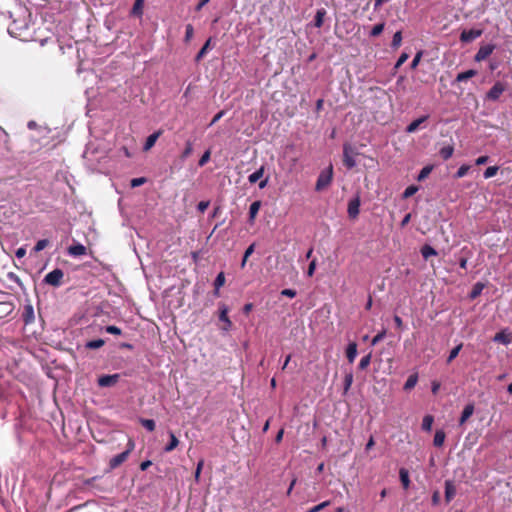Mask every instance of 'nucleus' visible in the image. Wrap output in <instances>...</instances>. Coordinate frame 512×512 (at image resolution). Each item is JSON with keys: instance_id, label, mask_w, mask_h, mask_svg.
Here are the masks:
<instances>
[{"instance_id": "aec40b11", "label": "nucleus", "mask_w": 512, "mask_h": 512, "mask_svg": "<svg viewBox=\"0 0 512 512\" xmlns=\"http://www.w3.org/2000/svg\"><path fill=\"white\" fill-rule=\"evenodd\" d=\"M68 252L72 256H81L86 252V248L82 244L72 245L69 247Z\"/></svg>"}, {"instance_id": "58836bf2", "label": "nucleus", "mask_w": 512, "mask_h": 512, "mask_svg": "<svg viewBox=\"0 0 512 512\" xmlns=\"http://www.w3.org/2000/svg\"><path fill=\"white\" fill-rule=\"evenodd\" d=\"M401 42H402V33H401V31H397L393 35L391 46L396 49L401 45Z\"/></svg>"}, {"instance_id": "8fccbe9b", "label": "nucleus", "mask_w": 512, "mask_h": 512, "mask_svg": "<svg viewBox=\"0 0 512 512\" xmlns=\"http://www.w3.org/2000/svg\"><path fill=\"white\" fill-rule=\"evenodd\" d=\"M329 504H330L329 501H324V502L310 508L309 510H307V512H320L321 510L326 508Z\"/></svg>"}, {"instance_id": "f704fd0d", "label": "nucleus", "mask_w": 512, "mask_h": 512, "mask_svg": "<svg viewBox=\"0 0 512 512\" xmlns=\"http://www.w3.org/2000/svg\"><path fill=\"white\" fill-rule=\"evenodd\" d=\"M371 358H372V354L369 353L367 354L366 356L362 357L360 362H359V369L361 370H365L371 363Z\"/></svg>"}, {"instance_id": "9b49d317", "label": "nucleus", "mask_w": 512, "mask_h": 512, "mask_svg": "<svg viewBox=\"0 0 512 512\" xmlns=\"http://www.w3.org/2000/svg\"><path fill=\"white\" fill-rule=\"evenodd\" d=\"M128 452L123 451L122 453L114 456L109 461V466L111 469L117 468L119 465H121L123 462H125L128 458Z\"/></svg>"}, {"instance_id": "ea45409f", "label": "nucleus", "mask_w": 512, "mask_h": 512, "mask_svg": "<svg viewBox=\"0 0 512 512\" xmlns=\"http://www.w3.org/2000/svg\"><path fill=\"white\" fill-rule=\"evenodd\" d=\"M498 167L497 166H490L488 167L485 171H484V178L485 179H489V178H492L494 177L497 172H498Z\"/></svg>"}, {"instance_id": "49530a36", "label": "nucleus", "mask_w": 512, "mask_h": 512, "mask_svg": "<svg viewBox=\"0 0 512 512\" xmlns=\"http://www.w3.org/2000/svg\"><path fill=\"white\" fill-rule=\"evenodd\" d=\"M469 169H470L469 165L464 164V165L460 166V168L457 170V172L455 174V177L456 178L464 177L468 173Z\"/></svg>"}, {"instance_id": "a19ab883", "label": "nucleus", "mask_w": 512, "mask_h": 512, "mask_svg": "<svg viewBox=\"0 0 512 512\" xmlns=\"http://www.w3.org/2000/svg\"><path fill=\"white\" fill-rule=\"evenodd\" d=\"M140 422L148 431H153L155 429V421L152 419H141Z\"/></svg>"}, {"instance_id": "473e14b6", "label": "nucleus", "mask_w": 512, "mask_h": 512, "mask_svg": "<svg viewBox=\"0 0 512 512\" xmlns=\"http://www.w3.org/2000/svg\"><path fill=\"white\" fill-rule=\"evenodd\" d=\"M210 44H211V39H208L195 57V60L197 62H199L206 55L207 51L210 48Z\"/></svg>"}, {"instance_id": "4be33fe9", "label": "nucleus", "mask_w": 512, "mask_h": 512, "mask_svg": "<svg viewBox=\"0 0 512 512\" xmlns=\"http://www.w3.org/2000/svg\"><path fill=\"white\" fill-rule=\"evenodd\" d=\"M265 168L264 166H261L258 170L253 172L249 175L248 180L251 184L256 183L258 180H260L264 175Z\"/></svg>"}, {"instance_id": "72a5a7b5", "label": "nucleus", "mask_w": 512, "mask_h": 512, "mask_svg": "<svg viewBox=\"0 0 512 512\" xmlns=\"http://www.w3.org/2000/svg\"><path fill=\"white\" fill-rule=\"evenodd\" d=\"M462 346L463 344L460 343L450 351L449 356L447 358V363H451L458 356L459 352L462 349Z\"/></svg>"}, {"instance_id": "4468645a", "label": "nucleus", "mask_w": 512, "mask_h": 512, "mask_svg": "<svg viewBox=\"0 0 512 512\" xmlns=\"http://www.w3.org/2000/svg\"><path fill=\"white\" fill-rule=\"evenodd\" d=\"M474 413V405L473 404H467L461 414V417L459 419V424L463 425Z\"/></svg>"}, {"instance_id": "338daca9", "label": "nucleus", "mask_w": 512, "mask_h": 512, "mask_svg": "<svg viewBox=\"0 0 512 512\" xmlns=\"http://www.w3.org/2000/svg\"><path fill=\"white\" fill-rule=\"evenodd\" d=\"M488 161V156H480L476 159L475 163L476 165H484Z\"/></svg>"}, {"instance_id": "39448f33", "label": "nucleus", "mask_w": 512, "mask_h": 512, "mask_svg": "<svg viewBox=\"0 0 512 512\" xmlns=\"http://www.w3.org/2000/svg\"><path fill=\"white\" fill-rule=\"evenodd\" d=\"M495 45L493 44H486L479 48L477 53L475 54V61L481 62L484 61L486 58H488L494 51Z\"/></svg>"}, {"instance_id": "e2e57ef3", "label": "nucleus", "mask_w": 512, "mask_h": 512, "mask_svg": "<svg viewBox=\"0 0 512 512\" xmlns=\"http://www.w3.org/2000/svg\"><path fill=\"white\" fill-rule=\"evenodd\" d=\"M135 448V443L132 439H129L128 440V443H127V448L125 450V452H128V455L134 450Z\"/></svg>"}, {"instance_id": "4d7b16f0", "label": "nucleus", "mask_w": 512, "mask_h": 512, "mask_svg": "<svg viewBox=\"0 0 512 512\" xmlns=\"http://www.w3.org/2000/svg\"><path fill=\"white\" fill-rule=\"evenodd\" d=\"M193 27L191 24L186 25V31H185V40L189 41L193 36Z\"/></svg>"}, {"instance_id": "79ce46f5", "label": "nucleus", "mask_w": 512, "mask_h": 512, "mask_svg": "<svg viewBox=\"0 0 512 512\" xmlns=\"http://www.w3.org/2000/svg\"><path fill=\"white\" fill-rule=\"evenodd\" d=\"M432 171V167L431 166H426L424 168H422V170L420 171V173L418 174V181H423L425 178L428 177V175L431 173Z\"/></svg>"}, {"instance_id": "2eb2a0df", "label": "nucleus", "mask_w": 512, "mask_h": 512, "mask_svg": "<svg viewBox=\"0 0 512 512\" xmlns=\"http://www.w3.org/2000/svg\"><path fill=\"white\" fill-rule=\"evenodd\" d=\"M357 356V344L355 342H351L348 344L346 348V357L349 363H353Z\"/></svg>"}, {"instance_id": "412c9836", "label": "nucleus", "mask_w": 512, "mask_h": 512, "mask_svg": "<svg viewBox=\"0 0 512 512\" xmlns=\"http://www.w3.org/2000/svg\"><path fill=\"white\" fill-rule=\"evenodd\" d=\"M445 432L443 430H437L434 435L433 444L436 447H441L445 441Z\"/></svg>"}, {"instance_id": "6ab92c4d", "label": "nucleus", "mask_w": 512, "mask_h": 512, "mask_svg": "<svg viewBox=\"0 0 512 512\" xmlns=\"http://www.w3.org/2000/svg\"><path fill=\"white\" fill-rule=\"evenodd\" d=\"M144 0H135L131 10V14L136 17H141L143 14Z\"/></svg>"}, {"instance_id": "603ef678", "label": "nucleus", "mask_w": 512, "mask_h": 512, "mask_svg": "<svg viewBox=\"0 0 512 512\" xmlns=\"http://www.w3.org/2000/svg\"><path fill=\"white\" fill-rule=\"evenodd\" d=\"M225 283V276L224 274L221 272L217 275L216 279H215V287L217 289H219L221 286H223Z\"/></svg>"}, {"instance_id": "6e6d98bb", "label": "nucleus", "mask_w": 512, "mask_h": 512, "mask_svg": "<svg viewBox=\"0 0 512 512\" xmlns=\"http://www.w3.org/2000/svg\"><path fill=\"white\" fill-rule=\"evenodd\" d=\"M421 57H422V52H418L414 56V58H413V60H412V62L410 64L411 69H415L418 66V64H419V62L421 60Z\"/></svg>"}, {"instance_id": "bf43d9fd", "label": "nucleus", "mask_w": 512, "mask_h": 512, "mask_svg": "<svg viewBox=\"0 0 512 512\" xmlns=\"http://www.w3.org/2000/svg\"><path fill=\"white\" fill-rule=\"evenodd\" d=\"M315 269H316V261L315 260H312L309 264V267H308V270H307V275L309 277H311L314 272H315Z\"/></svg>"}, {"instance_id": "c03bdc74", "label": "nucleus", "mask_w": 512, "mask_h": 512, "mask_svg": "<svg viewBox=\"0 0 512 512\" xmlns=\"http://www.w3.org/2000/svg\"><path fill=\"white\" fill-rule=\"evenodd\" d=\"M383 29H384V23L376 24V25L372 28V30H371V32H370V35H371L372 37H376V36L380 35V34L383 32Z\"/></svg>"}, {"instance_id": "f257e3e1", "label": "nucleus", "mask_w": 512, "mask_h": 512, "mask_svg": "<svg viewBox=\"0 0 512 512\" xmlns=\"http://www.w3.org/2000/svg\"><path fill=\"white\" fill-rule=\"evenodd\" d=\"M333 179V166L330 164L326 169L322 170L318 176L315 190L320 192L326 189Z\"/></svg>"}, {"instance_id": "c9c22d12", "label": "nucleus", "mask_w": 512, "mask_h": 512, "mask_svg": "<svg viewBox=\"0 0 512 512\" xmlns=\"http://www.w3.org/2000/svg\"><path fill=\"white\" fill-rule=\"evenodd\" d=\"M255 250V244L252 243L244 252V256H243V259H242V262H241V267L244 268L245 265H246V262H247V259L249 258L250 255H252V253L254 252Z\"/></svg>"}, {"instance_id": "de8ad7c7", "label": "nucleus", "mask_w": 512, "mask_h": 512, "mask_svg": "<svg viewBox=\"0 0 512 512\" xmlns=\"http://www.w3.org/2000/svg\"><path fill=\"white\" fill-rule=\"evenodd\" d=\"M417 191H418V187L411 185L405 189V191L403 193V198H409V197L413 196Z\"/></svg>"}, {"instance_id": "37998d69", "label": "nucleus", "mask_w": 512, "mask_h": 512, "mask_svg": "<svg viewBox=\"0 0 512 512\" xmlns=\"http://www.w3.org/2000/svg\"><path fill=\"white\" fill-rule=\"evenodd\" d=\"M48 244H49V241L47 239H41L34 246V251L35 252H40L43 249H45L48 246Z\"/></svg>"}, {"instance_id": "6e6552de", "label": "nucleus", "mask_w": 512, "mask_h": 512, "mask_svg": "<svg viewBox=\"0 0 512 512\" xmlns=\"http://www.w3.org/2000/svg\"><path fill=\"white\" fill-rule=\"evenodd\" d=\"M219 312V320L224 323L222 330L228 331L232 326V322L228 317V307L222 304L219 308Z\"/></svg>"}, {"instance_id": "9d476101", "label": "nucleus", "mask_w": 512, "mask_h": 512, "mask_svg": "<svg viewBox=\"0 0 512 512\" xmlns=\"http://www.w3.org/2000/svg\"><path fill=\"white\" fill-rule=\"evenodd\" d=\"M493 341L503 345H509L512 342V333L507 330H502L494 336Z\"/></svg>"}, {"instance_id": "774afa93", "label": "nucleus", "mask_w": 512, "mask_h": 512, "mask_svg": "<svg viewBox=\"0 0 512 512\" xmlns=\"http://www.w3.org/2000/svg\"><path fill=\"white\" fill-rule=\"evenodd\" d=\"M152 465V462L150 460H146V461H143L141 464H140V469L142 471H145L146 469H148V467H150Z\"/></svg>"}, {"instance_id": "052dcab7", "label": "nucleus", "mask_w": 512, "mask_h": 512, "mask_svg": "<svg viewBox=\"0 0 512 512\" xmlns=\"http://www.w3.org/2000/svg\"><path fill=\"white\" fill-rule=\"evenodd\" d=\"M209 206V201H200L197 205V209L200 211V212H204Z\"/></svg>"}, {"instance_id": "09e8293b", "label": "nucleus", "mask_w": 512, "mask_h": 512, "mask_svg": "<svg viewBox=\"0 0 512 512\" xmlns=\"http://www.w3.org/2000/svg\"><path fill=\"white\" fill-rule=\"evenodd\" d=\"M385 335H386V331L385 330L379 332L377 335H375L372 338L371 345L372 346L377 345L380 341H382L384 339Z\"/></svg>"}, {"instance_id": "5701e85b", "label": "nucleus", "mask_w": 512, "mask_h": 512, "mask_svg": "<svg viewBox=\"0 0 512 512\" xmlns=\"http://www.w3.org/2000/svg\"><path fill=\"white\" fill-rule=\"evenodd\" d=\"M169 436H170V442L165 446V448H164L165 452H171L179 444V440L177 439V437L175 436V434L173 432H170Z\"/></svg>"}, {"instance_id": "13d9d810", "label": "nucleus", "mask_w": 512, "mask_h": 512, "mask_svg": "<svg viewBox=\"0 0 512 512\" xmlns=\"http://www.w3.org/2000/svg\"><path fill=\"white\" fill-rule=\"evenodd\" d=\"M281 295L289 297V298H294L296 296V291L293 289H283L281 291Z\"/></svg>"}, {"instance_id": "5fc2aeb1", "label": "nucleus", "mask_w": 512, "mask_h": 512, "mask_svg": "<svg viewBox=\"0 0 512 512\" xmlns=\"http://www.w3.org/2000/svg\"><path fill=\"white\" fill-rule=\"evenodd\" d=\"M408 58H409V55L407 53H402L395 64V68L398 69L401 65H403L407 61Z\"/></svg>"}, {"instance_id": "1a4fd4ad", "label": "nucleus", "mask_w": 512, "mask_h": 512, "mask_svg": "<svg viewBox=\"0 0 512 512\" xmlns=\"http://www.w3.org/2000/svg\"><path fill=\"white\" fill-rule=\"evenodd\" d=\"M27 28V25L18 26L16 21H14L9 27H8V33L16 38H19L21 40H25V36L23 33V30Z\"/></svg>"}, {"instance_id": "bb28decb", "label": "nucleus", "mask_w": 512, "mask_h": 512, "mask_svg": "<svg viewBox=\"0 0 512 512\" xmlns=\"http://www.w3.org/2000/svg\"><path fill=\"white\" fill-rule=\"evenodd\" d=\"M453 152H454V148L453 146L451 145H448V146H444L440 149L439 151V154L440 156L444 159V160H447L449 159L452 155H453Z\"/></svg>"}, {"instance_id": "7ed1b4c3", "label": "nucleus", "mask_w": 512, "mask_h": 512, "mask_svg": "<svg viewBox=\"0 0 512 512\" xmlns=\"http://www.w3.org/2000/svg\"><path fill=\"white\" fill-rule=\"evenodd\" d=\"M354 155H355V153H354L351 145L344 144V146H343V162H344V165L348 169H351L356 166V161H355Z\"/></svg>"}, {"instance_id": "f03ea898", "label": "nucleus", "mask_w": 512, "mask_h": 512, "mask_svg": "<svg viewBox=\"0 0 512 512\" xmlns=\"http://www.w3.org/2000/svg\"><path fill=\"white\" fill-rule=\"evenodd\" d=\"M63 277V271L57 268L46 274V276L44 277V283L51 285L53 287H58L61 285Z\"/></svg>"}, {"instance_id": "cd10ccee", "label": "nucleus", "mask_w": 512, "mask_h": 512, "mask_svg": "<svg viewBox=\"0 0 512 512\" xmlns=\"http://www.w3.org/2000/svg\"><path fill=\"white\" fill-rule=\"evenodd\" d=\"M484 287H485V286H484V284H483V283L477 282V283L473 286V288H472V290H471V292H470V298H471V299H475V298H477V297L482 293V291H483Z\"/></svg>"}, {"instance_id": "423d86ee", "label": "nucleus", "mask_w": 512, "mask_h": 512, "mask_svg": "<svg viewBox=\"0 0 512 512\" xmlns=\"http://www.w3.org/2000/svg\"><path fill=\"white\" fill-rule=\"evenodd\" d=\"M482 35V30L480 29H470L463 30L460 34V40L462 42L468 43L471 42Z\"/></svg>"}, {"instance_id": "393cba45", "label": "nucleus", "mask_w": 512, "mask_h": 512, "mask_svg": "<svg viewBox=\"0 0 512 512\" xmlns=\"http://www.w3.org/2000/svg\"><path fill=\"white\" fill-rule=\"evenodd\" d=\"M400 481L405 489L410 485L409 473L405 468H401L399 471Z\"/></svg>"}, {"instance_id": "20e7f679", "label": "nucleus", "mask_w": 512, "mask_h": 512, "mask_svg": "<svg viewBox=\"0 0 512 512\" xmlns=\"http://www.w3.org/2000/svg\"><path fill=\"white\" fill-rule=\"evenodd\" d=\"M505 90L506 85L498 81L487 92L486 98L491 101H497Z\"/></svg>"}, {"instance_id": "2f4dec72", "label": "nucleus", "mask_w": 512, "mask_h": 512, "mask_svg": "<svg viewBox=\"0 0 512 512\" xmlns=\"http://www.w3.org/2000/svg\"><path fill=\"white\" fill-rule=\"evenodd\" d=\"M433 421H434V418L433 416L431 415H426L424 418H423V421H422V429L427 431V432H430L431 429H432V425H433Z\"/></svg>"}, {"instance_id": "ddd939ff", "label": "nucleus", "mask_w": 512, "mask_h": 512, "mask_svg": "<svg viewBox=\"0 0 512 512\" xmlns=\"http://www.w3.org/2000/svg\"><path fill=\"white\" fill-rule=\"evenodd\" d=\"M160 135H161V131H156V132L152 133L151 135H149L146 139L144 146H143V150L144 151L150 150L155 145V143L158 140V138L160 137Z\"/></svg>"}, {"instance_id": "0e129e2a", "label": "nucleus", "mask_w": 512, "mask_h": 512, "mask_svg": "<svg viewBox=\"0 0 512 512\" xmlns=\"http://www.w3.org/2000/svg\"><path fill=\"white\" fill-rule=\"evenodd\" d=\"M224 115V111L218 112L212 119L210 126L214 125L216 122H218Z\"/></svg>"}, {"instance_id": "a878e982", "label": "nucleus", "mask_w": 512, "mask_h": 512, "mask_svg": "<svg viewBox=\"0 0 512 512\" xmlns=\"http://www.w3.org/2000/svg\"><path fill=\"white\" fill-rule=\"evenodd\" d=\"M421 254L424 259L437 255L436 250L430 245H424L421 249Z\"/></svg>"}, {"instance_id": "a18cd8bd", "label": "nucleus", "mask_w": 512, "mask_h": 512, "mask_svg": "<svg viewBox=\"0 0 512 512\" xmlns=\"http://www.w3.org/2000/svg\"><path fill=\"white\" fill-rule=\"evenodd\" d=\"M210 156H211L210 150L205 151L203 153V155L201 156V158L199 159L198 165L200 167H203L204 165H206L210 160Z\"/></svg>"}, {"instance_id": "f3484780", "label": "nucleus", "mask_w": 512, "mask_h": 512, "mask_svg": "<svg viewBox=\"0 0 512 512\" xmlns=\"http://www.w3.org/2000/svg\"><path fill=\"white\" fill-rule=\"evenodd\" d=\"M261 207V202L260 201H254L250 207H249V221L251 223L254 222L258 212H259V209Z\"/></svg>"}, {"instance_id": "680f3d73", "label": "nucleus", "mask_w": 512, "mask_h": 512, "mask_svg": "<svg viewBox=\"0 0 512 512\" xmlns=\"http://www.w3.org/2000/svg\"><path fill=\"white\" fill-rule=\"evenodd\" d=\"M192 150H193V148H192L191 143H188L182 153V158L185 159L186 157H188L192 153Z\"/></svg>"}, {"instance_id": "4c0bfd02", "label": "nucleus", "mask_w": 512, "mask_h": 512, "mask_svg": "<svg viewBox=\"0 0 512 512\" xmlns=\"http://www.w3.org/2000/svg\"><path fill=\"white\" fill-rule=\"evenodd\" d=\"M352 383H353V374L351 372H349L344 377V394H346L349 391Z\"/></svg>"}, {"instance_id": "c756f323", "label": "nucleus", "mask_w": 512, "mask_h": 512, "mask_svg": "<svg viewBox=\"0 0 512 512\" xmlns=\"http://www.w3.org/2000/svg\"><path fill=\"white\" fill-rule=\"evenodd\" d=\"M326 14V11L324 9H319L316 12L315 19H314V25L317 28H320L323 25V19Z\"/></svg>"}, {"instance_id": "dca6fc26", "label": "nucleus", "mask_w": 512, "mask_h": 512, "mask_svg": "<svg viewBox=\"0 0 512 512\" xmlns=\"http://www.w3.org/2000/svg\"><path fill=\"white\" fill-rule=\"evenodd\" d=\"M360 202L358 199H353L348 205V214L350 217L355 218L359 214Z\"/></svg>"}, {"instance_id": "c85d7f7f", "label": "nucleus", "mask_w": 512, "mask_h": 512, "mask_svg": "<svg viewBox=\"0 0 512 512\" xmlns=\"http://www.w3.org/2000/svg\"><path fill=\"white\" fill-rule=\"evenodd\" d=\"M104 344H105V341L103 339H95V340L88 341L85 344V347L87 349H92L93 350V349L101 348Z\"/></svg>"}, {"instance_id": "7c9ffc66", "label": "nucleus", "mask_w": 512, "mask_h": 512, "mask_svg": "<svg viewBox=\"0 0 512 512\" xmlns=\"http://www.w3.org/2000/svg\"><path fill=\"white\" fill-rule=\"evenodd\" d=\"M417 381H418L417 374L410 375L404 384V389L410 390V389L414 388L415 385L417 384Z\"/></svg>"}, {"instance_id": "a211bd4d", "label": "nucleus", "mask_w": 512, "mask_h": 512, "mask_svg": "<svg viewBox=\"0 0 512 512\" xmlns=\"http://www.w3.org/2000/svg\"><path fill=\"white\" fill-rule=\"evenodd\" d=\"M428 118V116H423V117H420L414 121H412L407 127H406V132L407 133H414L418 127L426 121V119Z\"/></svg>"}, {"instance_id": "0eeeda50", "label": "nucleus", "mask_w": 512, "mask_h": 512, "mask_svg": "<svg viewBox=\"0 0 512 512\" xmlns=\"http://www.w3.org/2000/svg\"><path fill=\"white\" fill-rule=\"evenodd\" d=\"M119 377H120L119 374L103 375L98 378V385L100 387L114 386L118 382Z\"/></svg>"}, {"instance_id": "b1692460", "label": "nucleus", "mask_w": 512, "mask_h": 512, "mask_svg": "<svg viewBox=\"0 0 512 512\" xmlns=\"http://www.w3.org/2000/svg\"><path fill=\"white\" fill-rule=\"evenodd\" d=\"M477 74V72L475 70H467V71H464V72H461L457 75L456 77V81L457 82H463V81H466L472 77H474L475 75Z\"/></svg>"}, {"instance_id": "f8f14e48", "label": "nucleus", "mask_w": 512, "mask_h": 512, "mask_svg": "<svg viewBox=\"0 0 512 512\" xmlns=\"http://www.w3.org/2000/svg\"><path fill=\"white\" fill-rule=\"evenodd\" d=\"M456 495V487L452 481L445 482V499L450 502Z\"/></svg>"}, {"instance_id": "e433bc0d", "label": "nucleus", "mask_w": 512, "mask_h": 512, "mask_svg": "<svg viewBox=\"0 0 512 512\" xmlns=\"http://www.w3.org/2000/svg\"><path fill=\"white\" fill-rule=\"evenodd\" d=\"M33 319H34L33 307L31 305H28L25 308L24 321H25V323H30L33 321Z\"/></svg>"}, {"instance_id": "864d4df0", "label": "nucleus", "mask_w": 512, "mask_h": 512, "mask_svg": "<svg viewBox=\"0 0 512 512\" xmlns=\"http://www.w3.org/2000/svg\"><path fill=\"white\" fill-rule=\"evenodd\" d=\"M105 330L109 334H114V335H120L121 334V329L118 328L117 326H114V325L106 326Z\"/></svg>"}, {"instance_id": "69168bd1", "label": "nucleus", "mask_w": 512, "mask_h": 512, "mask_svg": "<svg viewBox=\"0 0 512 512\" xmlns=\"http://www.w3.org/2000/svg\"><path fill=\"white\" fill-rule=\"evenodd\" d=\"M393 320H394V323H395V325H396V327L398 329H402L403 328V321H402V319L399 316L395 315Z\"/></svg>"}, {"instance_id": "3c124183", "label": "nucleus", "mask_w": 512, "mask_h": 512, "mask_svg": "<svg viewBox=\"0 0 512 512\" xmlns=\"http://www.w3.org/2000/svg\"><path fill=\"white\" fill-rule=\"evenodd\" d=\"M144 183H146V178L139 177V178H133L131 180L130 184H131V187L136 188V187L143 185Z\"/></svg>"}]
</instances>
